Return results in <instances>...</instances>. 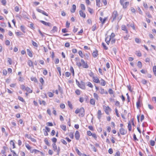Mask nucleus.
I'll list each match as a JSON object with an SVG mask.
<instances>
[{
	"label": "nucleus",
	"instance_id": "1",
	"mask_svg": "<svg viewBox=\"0 0 156 156\" xmlns=\"http://www.w3.org/2000/svg\"><path fill=\"white\" fill-rule=\"evenodd\" d=\"M77 65L79 67L82 66L83 68H87L89 67L87 63H85L83 59H81V62H77Z\"/></svg>",
	"mask_w": 156,
	"mask_h": 156
},
{
	"label": "nucleus",
	"instance_id": "2",
	"mask_svg": "<svg viewBox=\"0 0 156 156\" xmlns=\"http://www.w3.org/2000/svg\"><path fill=\"white\" fill-rule=\"evenodd\" d=\"M120 1L121 4L123 8L124 9L126 8L129 5V2H126L125 1Z\"/></svg>",
	"mask_w": 156,
	"mask_h": 156
},
{
	"label": "nucleus",
	"instance_id": "3",
	"mask_svg": "<svg viewBox=\"0 0 156 156\" xmlns=\"http://www.w3.org/2000/svg\"><path fill=\"white\" fill-rule=\"evenodd\" d=\"M118 16V12L117 11H114L112 13V22L115 20L117 16Z\"/></svg>",
	"mask_w": 156,
	"mask_h": 156
},
{
	"label": "nucleus",
	"instance_id": "4",
	"mask_svg": "<svg viewBox=\"0 0 156 156\" xmlns=\"http://www.w3.org/2000/svg\"><path fill=\"white\" fill-rule=\"evenodd\" d=\"M84 115V109L83 107L80 108V112L79 113V116L81 117H83Z\"/></svg>",
	"mask_w": 156,
	"mask_h": 156
},
{
	"label": "nucleus",
	"instance_id": "5",
	"mask_svg": "<svg viewBox=\"0 0 156 156\" xmlns=\"http://www.w3.org/2000/svg\"><path fill=\"white\" fill-rule=\"evenodd\" d=\"M120 133L122 135H124L126 134L127 131L123 128H121L119 129Z\"/></svg>",
	"mask_w": 156,
	"mask_h": 156
},
{
	"label": "nucleus",
	"instance_id": "6",
	"mask_svg": "<svg viewBox=\"0 0 156 156\" xmlns=\"http://www.w3.org/2000/svg\"><path fill=\"white\" fill-rule=\"evenodd\" d=\"M40 22L43 24L45 26H47L48 27H51V23L46 22L44 21L40 20Z\"/></svg>",
	"mask_w": 156,
	"mask_h": 156
},
{
	"label": "nucleus",
	"instance_id": "7",
	"mask_svg": "<svg viewBox=\"0 0 156 156\" xmlns=\"http://www.w3.org/2000/svg\"><path fill=\"white\" fill-rule=\"evenodd\" d=\"M36 10L38 12L40 13H41L44 15H45L47 16H48V14L47 13H46L44 11L41 10V9H37Z\"/></svg>",
	"mask_w": 156,
	"mask_h": 156
},
{
	"label": "nucleus",
	"instance_id": "8",
	"mask_svg": "<svg viewBox=\"0 0 156 156\" xmlns=\"http://www.w3.org/2000/svg\"><path fill=\"white\" fill-rule=\"evenodd\" d=\"M78 86L82 89H84L85 88V83L81 81L80 83V85H78Z\"/></svg>",
	"mask_w": 156,
	"mask_h": 156
},
{
	"label": "nucleus",
	"instance_id": "9",
	"mask_svg": "<svg viewBox=\"0 0 156 156\" xmlns=\"http://www.w3.org/2000/svg\"><path fill=\"white\" fill-rule=\"evenodd\" d=\"M75 136L76 139L77 140H79L80 137V135L78 131H76Z\"/></svg>",
	"mask_w": 156,
	"mask_h": 156
},
{
	"label": "nucleus",
	"instance_id": "10",
	"mask_svg": "<svg viewBox=\"0 0 156 156\" xmlns=\"http://www.w3.org/2000/svg\"><path fill=\"white\" fill-rule=\"evenodd\" d=\"M93 81L94 82L98 83L100 82V81L97 76H93Z\"/></svg>",
	"mask_w": 156,
	"mask_h": 156
},
{
	"label": "nucleus",
	"instance_id": "11",
	"mask_svg": "<svg viewBox=\"0 0 156 156\" xmlns=\"http://www.w3.org/2000/svg\"><path fill=\"white\" fill-rule=\"evenodd\" d=\"M79 14L80 16L83 18H85L86 17V14L84 13L82 10H80L79 12Z\"/></svg>",
	"mask_w": 156,
	"mask_h": 156
},
{
	"label": "nucleus",
	"instance_id": "12",
	"mask_svg": "<svg viewBox=\"0 0 156 156\" xmlns=\"http://www.w3.org/2000/svg\"><path fill=\"white\" fill-rule=\"evenodd\" d=\"M121 29L122 30L125 31L126 34H127L128 33V30L125 25H122L121 26Z\"/></svg>",
	"mask_w": 156,
	"mask_h": 156
},
{
	"label": "nucleus",
	"instance_id": "13",
	"mask_svg": "<svg viewBox=\"0 0 156 156\" xmlns=\"http://www.w3.org/2000/svg\"><path fill=\"white\" fill-rule=\"evenodd\" d=\"M58 28L56 26H54L53 27L52 29L51 30L50 33L51 34H53L55 32H57V31Z\"/></svg>",
	"mask_w": 156,
	"mask_h": 156
},
{
	"label": "nucleus",
	"instance_id": "14",
	"mask_svg": "<svg viewBox=\"0 0 156 156\" xmlns=\"http://www.w3.org/2000/svg\"><path fill=\"white\" fill-rule=\"evenodd\" d=\"M111 40V38H110L108 36L105 38V41L108 44L110 43V41Z\"/></svg>",
	"mask_w": 156,
	"mask_h": 156
},
{
	"label": "nucleus",
	"instance_id": "15",
	"mask_svg": "<svg viewBox=\"0 0 156 156\" xmlns=\"http://www.w3.org/2000/svg\"><path fill=\"white\" fill-rule=\"evenodd\" d=\"M111 110V108L108 106L106 107L105 111V112L106 114H108V111H110Z\"/></svg>",
	"mask_w": 156,
	"mask_h": 156
},
{
	"label": "nucleus",
	"instance_id": "16",
	"mask_svg": "<svg viewBox=\"0 0 156 156\" xmlns=\"http://www.w3.org/2000/svg\"><path fill=\"white\" fill-rule=\"evenodd\" d=\"M27 52L28 55L30 57H32L33 56V55L32 52H31L30 50L29 49H27Z\"/></svg>",
	"mask_w": 156,
	"mask_h": 156
},
{
	"label": "nucleus",
	"instance_id": "17",
	"mask_svg": "<svg viewBox=\"0 0 156 156\" xmlns=\"http://www.w3.org/2000/svg\"><path fill=\"white\" fill-rule=\"evenodd\" d=\"M100 81V83H101V84L102 86H105V85L106 82L104 80L102 79Z\"/></svg>",
	"mask_w": 156,
	"mask_h": 156
},
{
	"label": "nucleus",
	"instance_id": "18",
	"mask_svg": "<svg viewBox=\"0 0 156 156\" xmlns=\"http://www.w3.org/2000/svg\"><path fill=\"white\" fill-rule=\"evenodd\" d=\"M140 99H139L136 102V105L137 108H139L140 107Z\"/></svg>",
	"mask_w": 156,
	"mask_h": 156
},
{
	"label": "nucleus",
	"instance_id": "19",
	"mask_svg": "<svg viewBox=\"0 0 156 156\" xmlns=\"http://www.w3.org/2000/svg\"><path fill=\"white\" fill-rule=\"evenodd\" d=\"M98 55V51H94L92 53V55L94 58H96Z\"/></svg>",
	"mask_w": 156,
	"mask_h": 156
},
{
	"label": "nucleus",
	"instance_id": "20",
	"mask_svg": "<svg viewBox=\"0 0 156 156\" xmlns=\"http://www.w3.org/2000/svg\"><path fill=\"white\" fill-rule=\"evenodd\" d=\"M76 5H73L72 6V9L71 10V12L72 13H73L75 12L76 9Z\"/></svg>",
	"mask_w": 156,
	"mask_h": 156
},
{
	"label": "nucleus",
	"instance_id": "21",
	"mask_svg": "<svg viewBox=\"0 0 156 156\" xmlns=\"http://www.w3.org/2000/svg\"><path fill=\"white\" fill-rule=\"evenodd\" d=\"M25 90L29 93H32V90H31V89L28 87L25 88Z\"/></svg>",
	"mask_w": 156,
	"mask_h": 156
},
{
	"label": "nucleus",
	"instance_id": "22",
	"mask_svg": "<svg viewBox=\"0 0 156 156\" xmlns=\"http://www.w3.org/2000/svg\"><path fill=\"white\" fill-rule=\"evenodd\" d=\"M90 103L91 104L94 105H95V101L93 99H91L90 101Z\"/></svg>",
	"mask_w": 156,
	"mask_h": 156
},
{
	"label": "nucleus",
	"instance_id": "23",
	"mask_svg": "<svg viewBox=\"0 0 156 156\" xmlns=\"http://www.w3.org/2000/svg\"><path fill=\"white\" fill-rule=\"evenodd\" d=\"M137 66L140 68H141L142 67V64L140 61H138L137 64Z\"/></svg>",
	"mask_w": 156,
	"mask_h": 156
},
{
	"label": "nucleus",
	"instance_id": "24",
	"mask_svg": "<svg viewBox=\"0 0 156 156\" xmlns=\"http://www.w3.org/2000/svg\"><path fill=\"white\" fill-rule=\"evenodd\" d=\"M30 80L31 81H34L35 82H37V80L35 77H31L30 78Z\"/></svg>",
	"mask_w": 156,
	"mask_h": 156
},
{
	"label": "nucleus",
	"instance_id": "25",
	"mask_svg": "<svg viewBox=\"0 0 156 156\" xmlns=\"http://www.w3.org/2000/svg\"><path fill=\"white\" fill-rule=\"evenodd\" d=\"M52 146L53 147V150H54V151H55L57 149V147L55 144H52Z\"/></svg>",
	"mask_w": 156,
	"mask_h": 156
},
{
	"label": "nucleus",
	"instance_id": "26",
	"mask_svg": "<svg viewBox=\"0 0 156 156\" xmlns=\"http://www.w3.org/2000/svg\"><path fill=\"white\" fill-rule=\"evenodd\" d=\"M96 4L97 6L99 7L101 6L102 4H101V1H96Z\"/></svg>",
	"mask_w": 156,
	"mask_h": 156
},
{
	"label": "nucleus",
	"instance_id": "27",
	"mask_svg": "<svg viewBox=\"0 0 156 156\" xmlns=\"http://www.w3.org/2000/svg\"><path fill=\"white\" fill-rule=\"evenodd\" d=\"M20 29L21 31L23 32L24 33H25V28L24 26L21 25L20 26Z\"/></svg>",
	"mask_w": 156,
	"mask_h": 156
},
{
	"label": "nucleus",
	"instance_id": "28",
	"mask_svg": "<svg viewBox=\"0 0 156 156\" xmlns=\"http://www.w3.org/2000/svg\"><path fill=\"white\" fill-rule=\"evenodd\" d=\"M60 127L61 129L64 131L66 130V126L64 125H62L60 126Z\"/></svg>",
	"mask_w": 156,
	"mask_h": 156
},
{
	"label": "nucleus",
	"instance_id": "29",
	"mask_svg": "<svg viewBox=\"0 0 156 156\" xmlns=\"http://www.w3.org/2000/svg\"><path fill=\"white\" fill-rule=\"evenodd\" d=\"M44 142L45 143V144L47 145L48 146H49L50 145V143H49L48 140L46 139H45L44 140Z\"/></svg>",
	"mask_w": 156,
	"mask_h": 156
},
{
	"label": "nucleus",
	"instance_id": "30",
	"mask_svg": "<svg viewBox=\"0 0 156 156\" xmlns=\"http://www.w3.org/2000/svg\"><path fill=\"white\" fill-rule=\"evenodd\" d=\"M75 151L79 155H81V153L80 151L76 147L75 148Z\"/></svg>",
	"mask_w": 156,
	"mask_h": 156
},
{
	"label": "nucleus",
	"instance_id": "31",
	"mask_svg": "<svg viewBox=\"0 0 156 156\" xmlns=\"http://www.w3.org/2000/svg\"><path fill=\"white\" fill-rule=\"evenodd\" d=\"M153 71L154 75L156 76V66H153Z\"/></svg>",
	"mask_w": 156,
	"mask_h": 156
},
{
	"label": "nucleus",
	"instance_id": "32",
	"mask_svg": "<svg viewBox=\"0 0 156 156\" xmlns=\"http://www.w3.org/2000/svg\"><path fill=\"white\" fill-rule=\"evenodd\" d=\"M28 64L30 67L33 66V62L31 60H29L28 62Z\"/></svg>",
	"mask_w": 156,
	"mask_h": 156
},
{
	"label": "nucleus",
	"instance_id": "33",
	"mask_svg": "<svg viewBox=\"0 0 156 156\" xmlns=\"http://www.w3.org/2000/svg\"><path fill=\"white\" fill-rule=\"evenodd\" d=\"M67 103L69 107L71 108V109H72L73 108L72 107V105L71 103L69 101H68Z\"/></svg>",
	"mask_w": 156,
	"mask_h": 156
},
{
	"label": "nucleus",
	"instance_id": "34",
	"mask_svg": "<svg viewBox=\"0 0 156 156\" xmlns=\"http://www.w3.org/2000/svg\"><path fill=\"white\" fill-rule=\"evenodd\" d=\"M70 70L71 71L72 73L73 76H74V72L73 68L72 66L70 67Z\"/></svg>",
	"mask_w": 156,
	"mask_h": 156
},
{
	"label": "nucleus",
	"instance_id": "35",
	"mask_svg": "<svg viewBox=\"0 0 156 156\" xmlns=\"http://www.w3.org/2000/svg\"><path fill=\"white\" fill-rule=\"evenodd\" d=\"M94 97L97 100L98 99V96L97 94L94 93L93 94Z\"/></svg>",
	"mask_w": 156,
	"mask_h": 156
},
{
	"label": "nucleus",
	"instance_id": "36",
	"mask_svg": "<svg viewBox=\"0 0 156 156\" xmlns=\"http://www.w3.org/2000/svg\"><path fill=\"white\" fill-rule=\"evenodd\" d=\"M18 99L19 100L21 101L22 102H25V101L23 99V98L22 97H20V96H18Z\"/></svg>",
	"mask_w": 156,
	"mask_h": 156
},
{
	"label": "nucleus",
	"instance_id": "37",
	"mask_svg": "<svg viewBox=\"0 0 156 156\" xmlns=\"http://www.w3.org/2000/svg\"><path fill=\"white\" fill-rule=\"evenodd\" d=\"M48 94L50 97H52L54 96V94L50 92H48Z\"/></svg>",
	"mask_w": 156,
	"mask_h": 156
},
{
	"label": "nucleus",
	"instance_id": "38",
	"mask_svg": "<svg viewBox=\"0 0 156 156\" xmlns=\"http://www.w3.org/2000/svg\"><path fill=\"white\" fill-rule=\"evenodd\" d=\"M128 128L129 131H131V125L130 122H129L128 124Z\"/></svg>",
	"mask_w": 156,
	"mask_h": 156
},
{
	"label": "nucleus",
	"instance_id": "39",
	"mask_svg": "<svg viewBox=\"0 0 156 156\" xmlns=\"http://www.w3.org/2000/svg\"><path fill=\"white\" fill-rule=\"evenodd\" d=\"M90 145L91 146V148L93 149V151L95 152H96L97 151V150L95 148V147L92 144H90Z\"/></svg>",
	"mask_w": 156,
	"mask_h": 156
},
{
	"label": "nucleus",
	"instance_id": "40",
	"mask_svg": "<svg viewBox=\"0 0 156 156\" xmlns=\"http://www.w3.org/2000/svg\"><path fill=\"white\" fill-rule=\"evenodd\" d=\"M30 151L31 153H33L34 152L35 153L39 152V150L36 149H34L32 151Z\"/></svg>",
	"mask_w": 156,
	"mask_h": 156
},
{
	"label": "nucleus",
	"instance_id": "41",
	"mask_svg": "<svg viewBox=\"0 0 156 156\" xmlns=\"http://www.w3.org/2000/svg\"><path fill=\"white\" fill-rule=\"evenodd\" d=\"M79 55L81 57L83 58V55L81 51H79L78 52Z\"/></svg>",
	"mask_w": 156,
	"mask_h": 156
},
{
	"label": "nucleus",
	"instance_id": "42",
	"mask_svg": "<svg viewBox=\"0 0 156 156\" xmlns=\"http://www.w3.org/2000/svg\"><path fill=\"white\" fill-rule=\"evenodd\" d=\"M99 92L101 94H103L105 93L104 90L103 88H101L99 90Z\"/></svg>",
	"mask_w": 156,
	"mask_h": 156
},
{
	"label": "nucleus",
	"instance_id": "43",
	"mask_svg": "<svg viewBox=\"0 0 156 156\" xmlns=\"http://www.w3.org/2000/svg\"><path fill=\"white\" fill-rule=\"evenodd\" d=\"M32 44L33 46L36 47H38V45L36 42H35L34 41H32Z\"/></svg>",
	"mask_w": 156,
	"mask_h": 156
},
{
	"label": "nucleus",
	"instance_id": "44",
	"mask_svg": "<svg viewBox=\"0 0 156 156\" xmlns=\"http://www.w3.org/2000/svg\"><path fill=\"white\" fill-rule=\"evenodd\" d=\"M150 144L151 146H154L155 144V142L153 140H151L150 141Z\"/></svg>",
	"mask_w": 156,
	"mask_h": 156
},
{
	"label": "nucleus",
	"instance_id": "45",
	"mask_svg": "<svg viewBox=\"0 0 156 156\" xmlns=\"http://www.w3.org/2000/svg\"><path fill=\"white\" fill-rule=\"evenodd\" d=\"M102 45L103 46L105 49L106 50L108 49V48L106 46L105 44L104 43H102Z\"/></svg>",
	"mask_w": 156,
	"mask_h": 156
},
{
	"label": "nucleus",
	"instance_id": "46",
	"mask_svg": "<svg viewBox=\"0 0 156 156\" xmlns=\"http://www.w3.org/2000/svg\"><path fill=\"white\" fill-rule=\"evenodd\" d=\"M111 44H114L115 42V39L114 38L111 39L110 41Z\"/></svg>",
	"mask_w": 156,
	"mask_h": 156
},
{
	"label": "nucleus",
	"instance_id": "47",
	"mask_svg": "<svg viewBox=\"0 0 156 156\" xmlns=\"http://www.w3.org/2000/svg\"><path fill=\"white\" fill-rule=\"evenodd\" d=\"M80 6H81V8L82 10H85V5L84 4H81L80 5Z\"/></svg>",
	"mask_w": 156,
	"mask_h": 156
},
{
	"label": "nucleus",
	"instance_id": "48",
	"mask_svg": "<svg viewBox=\"0 0 156 156\" xmlns=\"http://www.w3.org/2000/svg\"><path fill=\"white\" fill-rule=\"evenodd\" d=\"M51 140L54 143H55L57 142V139L55 137H54L51 139Z\"/></svg>",
	"mask_w": 156,
	"mask_h": 156
},
{
	"label": "nucleus",
	"instance_id": "49",
	"mask_svg": "<svg viewBox=\"0 0 156 156\" xmlns=\"http://www.w3.org/2000/svg\"><path fill=\"white\" fill-rule=\"evenodd\" d=\"M78 28H76V27L74 26L73 28V31L74 33L76 32L78 30Z\"/></svg>",
	"mask_w": 156,
	"mask_h": 156
},
{
	"label": "nucleus",
	"instance_id": "50",
	"mask_svg": "<svg viewBox=\"0 0 156 156\" xmlns=\"http://www.w3.org/2000/svg\"><path fill=\"white\" fill-rule=\"evenodd\" d=\"M115 34L114 33H112L111 34V35L110 36H109V37L110 38H111V39L114 38V37H115Z\"/></svg>",
	"mask_w": 156,
	"mask_h": 156
},
{
	"label": "nucleus",
	"instance_id": "51",
	"mask_svg": "<svg viewBox=\"0 0 156 156\" xmlns=\"http://www.w3.org/2000/svg\"><path fill=\"white\" fill-rule=\"evenodd\" d=\"M2 73L3 75H6L7 73V72L6 69H4Z\"/></svg>",
	"mask_w": 156,
	"mask_h": 156
},
{
	"label": "nucleus",
	"instance_id": "52",
	"mask_svg": "<svg viewBox=\"0 0 156 156\" xmlns=\"http://www.w3.org/2000/svg\"><path fill=\"white\" fill-rule=\"evenodd\" d=\"M80 109H79V108H77L75 110V113L76 114H78V113H79L80 112Z\"/></svg>",
	"mask_w": 156,
	"mask_h": 156
},
{
	"label": "nucleus",
	"instance_id": "53",
	"mask_svg": "<svg viewBox=\"0 0 156 156\" xmlns=\"http://www.w3.org/2000/svg\"><path fill=\"white\" fill-rule=\"evenodd\" d=\"M108 92L110 94H112L114 93V91L112 89H109Z\"/></svg>",
	"mask_w": 156,
	"mask_h": 156
},
{
	"label": "nucleus",
	"instance_id": "54",
	"mask_svg": "<svg viewBox=\"0 0 156 156\" xmlns=\"http://www.w3.org/2000/svg\"><path fill=\"white\" fill-rule=\"evenodd\" d=\"M40 82L43 85L44 83V81L42 78L41 77L40 79Z\"/></svg>",
	"mask_w": 156,
	"mask_h": 156
},
{
	"label": "nucleus",
	"instance_id": "55",
	"mask_svg": "<svg viewBox=\"0 0 156 156\" xmlns=\"http://www.w3.org/2000/svg\"><path fill=\"white\" fill-rule=\"evenodd\" d=\"M8 62L10 65H11L12 64V60L11 58H8Z\"/></svg>",
	"mask_w": 156,
	"mask_h": 156
},
{
	"label": "nucleus",
	"instance_id": "56",
	"mask_svg": "<svg viewBox=\"0 0 156 156\" xmlns=\"http://www.w3.org/2000/svg\"><path fill=\"white\" fill-rule=\"evenodd\" d=\"M65 74L66 77H69L71 75V74L69 72H66Z\"/></svg>",
	"mask_w": 156,
	"mask_h": 156
},
{
	"label": "nucleus",
	"instance_id": "57",
	"mask_svg": "<svg viewBox=\"0 0 156 156\" xmlns=\"http://www.w3.org/2000/svg\"><path fill=\"white\" fill-rule=\"evenodd\" d=\"M60 107L62 109H64L65 108V106L64 104H61L60 105Z\"/></svg>",
	"mask_w": 156,
	"mask_h": 156
},
{
	"label": "nucleus",
	"instance_id": "58",
	"mask_svg": "<svg viewBox=\"0 0 156 156\" xmlns=\"http://www.w3.org/2000/svg\"><path fill=\"white\" fill-rule=\"evenodd\" d=\"M87 86L91 88H92L93 87V86L92 84L90 82H88L87 84Z\"/></svg>",
	"mask_w": 156,
	"mask_h": 156
},
{
	"label": "nucleus",
	"instance_id": "59",
	"mask_svg": "<svg viewBox=\"0 0 156 156\" xmlns=\"http://www.w3.org/2000/svg\"><path fill=\"white\" fill-rule=\"evenodd\" d=\"M75 93L77 95H79L80 94V90H76L75 91Z\"/></svg>",
	"mask_w": 156,
	"mask_h": 156
},
{
	"label": "nucleus",
	"instance_id": "60",
	"mask_svg": "<svg viewBox=\"0 0 156 156\" xmlns=\"http://www.w3.org/2000/svg\"><path fill=\"white\" fill-rule=\"evenodd\" d=\"M61 142L63 143V144L65 145H66L67 144V143L66 141L64 139H61Z\"/></svg>",
	"mask_w": 156,
	"mask_h": 156
},
{
	"label": "nucleus",
	"instance_id": "61",
	"mask_svg": "<svg viewBox=\"0 0 156 156\" xmlns=\"http://www.w3.org/2000/svg\"><path fill=\"white\" fill-rule=\"evenodd\" d=\"M129 35L127 34L126 35V36H124V38L125 40H127L129 39Z\"/></svg>",
	"mask_w": 156,
	"mask_h": 156
},
{
	"label": "nucleus",
	"instance_id": "62",
	"mask_svg": "<svg viewBox=\"0 0 156 156\" xmlns=\"http://www.w3.org/2000/svg\"><path fill=\"white\" fill-rule=\"evenodd\" d=\"M108 153L110 154H112L113 153V151L112 149V148L109 149L108 150Z\"/></svg>",
	"mask_w": 156,
	"mask_h": 156
},
{
	"label": "nucleus",
	"instance_id": "63",
	"mask_svg": "<svg viewBox=\"0 0 156 156\" xmlns=\"http://www.w3.org/2000/svg\"><path fill=\"white\" fill-rule=\"evenodd\" d=\"M15 11L16 12H18L19 11V8L18 6H16L15 8Z\"/></svg>",
	"mask_w": 156,
	"mask_h": 156
},
{
	"label": "nucleus",
	"instance_id": "64",
	"mask_svg": "<svg viewBox=\"0 0 156 156\" xmlns=\"http://www.w3.org/2000/svg\"><path fill=\"white\" fill-rule=\"evenodd\" d=\"M88 11L91 14L92 13L93 9H92L90 8V7H88Z\"/></svg>",
	"mask_w": 156,
	"mask_h": 156
}]
</instances>
